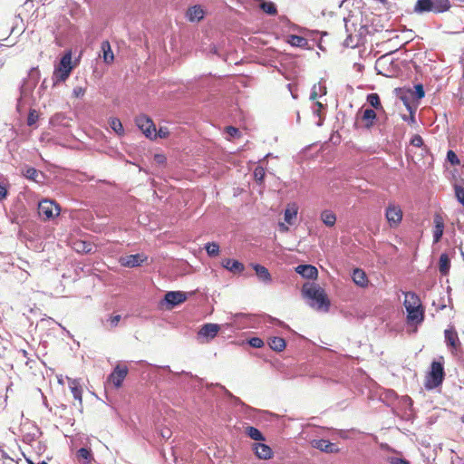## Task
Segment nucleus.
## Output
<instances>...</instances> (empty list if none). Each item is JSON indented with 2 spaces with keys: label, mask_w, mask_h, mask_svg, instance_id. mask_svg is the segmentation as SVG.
<instances>
[{
  "label": "nucleus",
  "mask_w": 464,
  "mask_h": 464,
  "mask_svg": "<svg viewBox=\"0 0 464 464\" xmlns=\"http://www.w3.org/2000/svg\"><path fill=\"white\" fill-rule=\"evenodd\" d=\"M303 295L314 301L312 306L317 310L328 311L330 307V301L325 294V291L315 284H304L302 288Z\"/></svg>",
  "instance_id": "1"
},
{
  "label": "nucleus",
  "mask_w": 464,
  "mask_h": 464,
  "mask_svg": "<svg viewBox=\"0 0 464 464\" xmlns=\"http://www.w3.org/2000/svg\"><path fill=\"white\" fill-rule=\"evenodd\" d=\"M74 66L72 61V52L67 51L61 58L60 63L54 67L53 73V85L55 86L60 82H65L69 78Z\"/></svg>",
  "instance_id": "2"
},
{
  "label": "nucleus",
  "mask_w": 464,
  "mask_h": 464,
  "mask_svg": "<svg viewBox=\"0 0 464 464\" xmlns=\"http://www.w3.org/2000/svg\"><path fill=\"white\" fill-rule=\"evenodd\" d=\"M445 377L443 363L441 362L433 361L430 370L425 377L424 386L427 390H433L440 386Z\"/></svg>",
  "instance_id": "3"
},
{
  "label": "nucleus",
  "mask_w": 464,
  "mask_h": 464,
  "mask_svg": "<svg viewBox=\"0 0 464 464\" xmlns=\"http://www.w3.org/2000/svg\"><path fill=\"white\" fill-rule=\"evenodd\" d=\"M60 214V208L53 200L44 199L38 204V215L43 220H50Z\"/></svg>",
  "instance_id": "4"
},
{
  "label": "nucleus",
  "mask_w": 464,
  "mask_h": 464,
  "mask_svg": "<svg viewBox=\"0 0 464 464\" xmlns=\"http://www.w3.org/2000/svg\"><path fill=\"white\" fill-rule=\"evenodd\" d=\"M135 123L147 138L151 140L157 138L155 124L150 117L140 114L136 117Z\"/></svg>",
  "instance_id": "5"
},
{
  "label": "nucleus",
  "mask_w": 464,
  "mask_h": 464,
  "mask_svg": "<svg viewBox=\"0 0 464 464\" xmlns=\"http://www.w3.org/2000/svg\"><path fill=\"white\" fill-rule=\"evenodd\" d=\"M402 210L394 203H390L385 211V218L391 227H398L402 220Z\"/></svg>",
  "instance_id": "6"
},
{
  "label": "nucleus",
  "mask_w": 464,
  "mask_h": 464,
  "mask_svg": "<svg viewBox=\"0 0 464 464\" xmlns=\"http://www.w3.org/2000/svg\"><path fill=\"white\" fill-rule=\"evenodd\" d=\"M128 367L125 365L118 364L113 372L109 376V381L112 382L115 388H120L122 385L124 379L128 374Z\"/></svg>",
  "instance_id": "7"
},
{
  "label": "nucleus",
  "mask_w": 464,
  "mask_h": 464,
  "mask_svg": "<svg viewBox=\"0 0 464 464\" xmlns=\"http://www.w3.org/2000/svg\"><path fill=\"white\" fill-rule=\"evenodd\" d=\"M147 260V256L141 254L129 255L120 258L121 266L126 267H135L140 266Z\"/></svg>",
  "instance_id": "8"
},
{
  "label": "nucleus",
  "mask_w": 464,
  "mask_h": 464,
  "mask_svg": "<svg viewBox=\"0 0 464 464\" xmlns=\"http://www.w3.org/2000/svg\"><path fill=\"white\" fill-rule=\"evenodd\" d=\"M252 450L260 459H270L273 457V450L266 444L256 442L253 444Z\"/></svg>",
  "instance_id": "9"
},
{
  "label": "nucleus",
  "mask_w": 464,
  "mask_h": 464,
  "mask_svg": "<svg viewBox=\"0 0 464 464\" xmlns=\"http://www.w3.org/2000/svg\"><path fill=\"white\" fill-rule=\"evenodd\" d=\"M407 321L409 323L420 324L424 320V309L422 304L417 307L407 308Z\"/></svg>",
  "instance_id": "10"
},
{
  "label": "nucleus",
  "mask_w": 464,
  "mask_h": 464,
  "mask_svg": "<svg viewBox=\"0 0 464 464\" xmlns=\"http://www.w3.org/2000/svg\"><path fill=\"white\" fill-rule=\"evenodd\" d=\"M164 300L173 307L184 303L187 300V295L180 291H170L165 295Z\"/></svg>",
  "instance_id": "11"
},
{
  "label": "nucleus",
  "mask_w": 464,
  "mask_h": 464,
  "mask_svg": "<svg viewBox=\"0 0 464 464\" xmlns=\"http://www.w3.org/2000/svg\"><path fill=\"white\" fill-rule=\"evenodd\" d=\"M296 273L304 278L315 279L318 276V270L312 265H299L295 267Z\"/></svg>",
  "instance_id": "12"
},
{
  "label": "nucleus",
  "mask_w": 464,
  "mask_h": 464,
  "mask_svg": "<svg viewBox=\"0 0 464 464\" xmlns=\"http://www.w3.org/2000/svg\"><path fill=\"white\" fill-rule=\"evenodd\" d=\"M444 220L440 214L434 216L433 242L438 243L443 235Z\"/></svg>",
  "instance_id": "13"
},
{
  "label": "nucleus",
  "mask_w": 464,
  "mask_h": 464,
  "mask_svg": "<svg viewBox=\"0 0 464 464\" xmlns=\"http://www.w3.org/2000/svg\"><path fill=\"white\" fill-rule=\"evenodd\" d=\"M205 16V10L199 5L189 7L187 11V18L190 22H199Z\"/></svg>",
  "instance_id": "14"
},
{
  "label": "nucleus",
  "mask_w": 464,
  "mask_h": 464,
  "mask_svg": "<svg viewBox=\"0 0 464 464\" xmlns=\"http://www.w3.org/2000/svg\"><path fill=\"white\" fill-rule=\"evenodd\" d=\"M444 335L447 345L456 350L460 344L456 330L453 327L446 329Z\"/></svg>",
  "instance_id": "15"
},
{
  "label": "nucleus",
  "mask_w": 464,
  "mask_h": 464,
  "mask_svg": "<svg viewBox=\"0 0 464 464\" xmlns=\"http://www.w3.org/2000/svg\"><path fill=\"white\" fill-rule=\"evenodd\" d=\"M222 266L234 274L241 273L245 269L241 262L231 258H225L222 261Z\"/></svg>",
  "instance_id": "16"
},
{
  "label": "nucleus",
  "mask_w": 464,
  "mask_h": 464,
  "mask_svg": "<svg viewBox=\"0 0 464 464\" xmlns=\"http://www.w3.org/2000/svg\"><path fill=\"white\" fill-rule=\"evenodd\" d=\"M220 330V326L217 324H205L200 328L198 334L207 338H214Z\"/></svg>",
  "instance_id": "17"
},
{
  "label": "nucleus",
  "mask_w": 464,
  "mask_h": 464,
  "mask_svg": "<svg viewBox=\"0 0 464 464\" xmlns=\"http://www.w3.org/2000/svg\"><path fill=\"white\" fill-rule=\"evenodd\" d=\"M68 385L73 398L79 401L80 404L82 402V389L78 380L69 379Z\"/></svg>",
  "instance_id": "18"
},
{
  "label": "nucleus",
  "mask_w": 464,
  "mask_h": 464,
  "mask_svg": "<svg viewBox=\"0 0 464 464\" xmlns=\"http://www.w3.org/2000/svg\"><path fill=\"white\" fill-rule=\"evenodd\" d=\"M352 278L354 284L361 287H366L368 285L369 280L362 269L355 268L353 272Z\"/></svg>",
  "instance_id": "19"
},
{
  "label": "nucleus",
  "mask_w": 464,
  "mask_h": 464,
  "mask_svg": "<svg viewBox=\"0 0 464 464\" xmlns=\"http://www.w3.org/2000/svg\"><path fill=\"white\" fill-rule=\"evenodd\" d=\"M297 213L298 206L296 205V203L288 204L284 213L285 221L289 225H293L294 221L297 217Z\"/></svg>",
  "instance_id": "20"
},
{
  "label": "nucleus",
  "mask_w": 464,
  "mask_h": 464,
  "mask_svg": "<svg viewBox=\"0 0 464 464\" xmlns=\"http://www.w3.org/2000/svg\"><path fill=\"white\" fill-rule=\"evenodd\" d=\"M101 50L102 53V59L104 63L110 64L114 61V54L111 47V44L109 41H103L101 44Z\"/></svg>",
  "instance_id": "21"
},
{
  "label": "nucleus",
  "mask_w": 464,
  "mask_h": 464,
  "mask_svg": "<svg viewBox=\"0 0 464 464\" xmlns=\"http://www.w3.org/2000/svg\"><path fill=\"white\" fill-rule=\"evenodd\" d=\"M403 305L405 309L411 307H417L421 305V301L420 297L413 292H406L405 299L403 302Z\"/></svg>",
  "instance_id": "22"
},
{
  "label": "nucleus",
  "mask_w": 464,
  "mask_h": 464,
  "mask_svg": "<svg viewBox=\"0 0 464 464\" xmlns=\"http://www.w3.org/2000/svg\"><path fill=\"white\" fill-rule=\"evenodd\" d=\"M314 447L322 451L327 453L338 452L339 449L336 448L335 444L330 442L327 440H319L315 441Z\"/></svg>",
  "instance_id": "23"
},
{
  "label": "nucleus",
  "mask_w": 464,
  "mask_h": 464,
  "mask_svg": "<svg viewBox=\"0 0 464 464\" xmlns=\"http://www.w3.org/2000/svg\"><path fill=\"white\" fill-rule=\"evenodd\" d=\"M376 117V112L372 109H366L362 111L361 119L364 122V127L371 129L374 124Z\"/></svg>",
  "instance_id": "24"
},
{
  "label": "nucleus",
  "mask_w": 464,
  "mask_h": 464,
  "mask_svg": "<svg viewBox=\"0 0 464 464\" xmlns=\"http://www.w3.org/2000/svg\"><path fill=\"white\" fill-rule=\"evenodd\" d=\"M72 248L78 253H91L93 248V245L90 242L83 240L72 241Z\"/></svg>",
  "instance_id": "25"
},
{
  "label": "nucleus",
  "mask_w": 464,
  "mask_h": 464,
  "mask_svg": "<svg viewBox=\"0 0 464 464\" xmlns=\"http://www.w3.org/2000/svg\"><path fill=\"white\" fill-rule=\"evenodd\" d=\"M253 268H254L256 276H258V278L261 281H263L265 283L271 282V280H272L271 275L266 267H265L264 266L256 264V265H253Z\"/></svg>",
  "instance_id": "26"
},
{
  "label": "nucleus",
  "mask_w": 464,
  "mask_h": 464,
  "mask_svg": "<svg viewBox=\"0 0 464 464\" xmlns=\"http://www.w3.org/2000/svg\"><path fill=\"white\" fill-rule=\"evenodd\" d=\"M450 269V259L445 253L441 254L439 261V270L442 276H447Z\"/></svg>",
  "instance_id": "27"
},
{
  "label": "nucleus",
  "mask_w": 464,
  "mask_h": 464,
  "mask_svg": "<svg viewBox=\"0 0 464 464\" xmlns=\"http://www.w3.org/2000/svg\"><path fill=\"white\" fill-rule=\"evenodd\" d=\"M321 220L323 223L329 227H332L336 223V215L332 210H324L321 213Z\"/></svg>",
  "instance_id": "28"
},
{
  "label": "nucleus",
  "mask_w": 464,
  "mask_h": 464,
  "mask_svg": "<svg viewBox=\"0 0 464 464\" xmlns=\"http://www.w3.org/2000/svg\"><path fill=\"white\" fill-rule=\"evenodd\" d=\"M433 13H443L450 9V0H430Z\"/></svg>",
  "instance_id": "29"
},
{
  "label": "nucleus",
  "mask_w": 464,
  "mask_h": 464,
  "mask_svg": "<svg viewBox=\"0 0 464 464\" xmlns=\"http://www.w3.org/2000/svg\"><path fill=\"white\" fill-rule=\"evenodd\" d=\"M268 344L270 348L276 352H282L286 346L285 339L277 336L270 338Z\"/></svg>",
  "instance_id": "30"
},
{
  "label": "nucleus",
  "mask_w": 464,
  "mask_h": 464,
  "mask_svg": "<svg viewBox=\"0 0 464 464\" xmlns=\"http://www.w3.org/2000/svg\"><path fill=\"white\" fill-rule=\"evenodd\" d=\"M416 13L433 12L430 0H418L414 6Z\"/></svg>",
  "instance_id": "31"
},
{
  "label": "nucleus",
  "mask_w": 464,
  "mask_h": 464,
  "mask_svg": "<svg viewBox=\"0 0 464 464\" xmlns=\"http://www.w3.org/2000/svg\"><path fill=\"white\" fill-rule=\"evenodd\" d=\"M246 434L254 440H256V441L265 440V437L262 434V432L258 429H256L253 426L246 427Z\"/></svg>",
  "instance_id": "32"
},
{
  "label": "nucleus",
  "mask_w": 464,
  "mask_h": 464,
  "mask_svg": "<svg viewBox=\"0 0 464 464\" xmlns=\"http://www.w3.org/2000/svg\"><path fill=\"white\" fill-rule=\"evenodd\" d=\"M367 102L376 110H382L380 97L377 93H370L366 98Z\"/></svg>",
  "instance_id": "33"
},
{
  "label": "nucleus",
  "mask_w": 464,
  "mask_h": 464,
  "mask_svg": "<svg viewBox=\"0 0 464 464\" xmlns=\"http://www.w3.org/2000/svg\"><path fill=\"white\" fill-rule=\"evenodd\" d=\"M110 126L119 136L124 135L122 123L118 118H111Z\"/></svg>",
  "instance_id": "34"
},
{
  "label": "nucleus",
  "mask_w": 464,
  "mask_h": 464,
  "mask_svg": "<svg viewBox=\"0 0 464 464\" xmlns=\"http://www.w3.org/2000/svg\"><path fill=\"white\" fill-rule=\"evenodd\" d=\"M260 8L267 14L275 15L277 14V9L273 2H263Z\"/></svg>",
  "instance_id": "35"
},
{
  "label": "nucleus",
  "mask_w": 464,
  "mask_h": 464,
  "mask_svg": "<svg viewBox=\"0 0 464 464\" xmlns=\"http://www.w3.org/2000/svg\"><path fill=\"white\" fill-rule=\"evenodd\" d=\"M206 251L210 256H217L219 254V246L216 242H210L206 245Z\"/></svg>",
  "instance_id": "36"
},
{
  "label": "nucleus",
  "mask_w": 464,
  "mask_h": 464,
  "mask_svg": "<svg viewBox=\"0 0 464 464\" xmlns=\"http://www.w3.org/2000/svg\"><path fill=\"white\" fill-rule=\"evenodd\" d=\"M266 176V170L263 167L257 166L254 169V179L256 182L262 183Z\"/></svg>",
  "instance_id": "37"
},
{
  "label": "nucleus",
  "mask_w": 464,
  "mask_h": 464,
  "mask_svg": "<svg viewBox=\"0 0 464 464\" xmlns=\"http://www.w3.org/2000/svg\"><path fill=\"white\" fill-rule=\"evenodd\" d=\"M24 175L26 179L35 181L39 176V172L36 169L29 167L25 169Z\"/></svg>",
  "instance_id": "38"
},
{
  "label": "nucleus",
  "mask_w": 464,
  "mask_h": 464,
  "mask_svg": "<svg viewBox=\"0 0 464 464\" xmlns=\"http://www.w3.org/2000/svg\"><path fill=\"white\" fill-rule=\"evenodd\" d=\"M289 43L294 46L302 47L306 44V39L298 35H291Z\"/></svg>",
  "instance_id": "39"
},
{
  "label": "nucleus",
  "mask_w": 464,
  "mask_h": 464,
  "mask_svg": "<svg viewBox=\"0 0 464 464\" xmlns=\"http://www.w3.org/2000/svg\"><path fill=\"white\" fill-rule=\"evenodd\" d=\"M38 118H39V114H38L37 111L34 109H30L28 117H27V125L33 126L38 121Z\"/></svg>",
  "instance_id": "40"
},
{
  "label": "nucleus",
  "mask_w": 464,
  "mask_h": 464,
  "mask_svg": "<svg viewBox=\"0 0 464 464\" xmlns=\"http://www.w3.org/2000/svg\"><path fill=\"white\" fill-rule=\"evenodd\" d=\"M77 457L79 459H82L84 460L89 461L91 459V458H92V452H91L90 450H88L86 448H81L77 451Z\"/></svg>",
  "instance_id": "41"
},
{
  "label": "nucleus",
  "mask_w": 464,
  "mask_h": 464,
  "mask_svg": "<svg viewBox=\"0 0 464 464\" xmlns=\"http://www.w3.org/2000/svg\"><path fill=\"white\" fill-rule=\"evenodd\" d=\"M454 190L457 199L464 206V188L455 185Z\"/></svg>",
  "instance_id": "42"
},
{
  "label": "nucleus",
  "mask_w": 464,
  "mask_h": 464,
  "mask_svg": "<svg viewBox=\"0 0 464 464\" xmlns=\"http://www.w3.org/2000/svg\"><path fill=\"white\" fill-rule=\"evenodd\" d=\"M226 132L232 138H239L241 135L240 130L233 126H227L226 128Z\"/></svg>",
  "instance_id": "43"
},
{
  "label": "nucleus",
  "mask_w": 464,
  "mask_h": 464,
  "mask_svg": "<svg viewBox=\"0 0 464 464\" xmlns=\"http://www.w3.org/2000/svg\"><path fill=\"white\" fill-rule=\"evenodd\" d=\"M248 343L254 348H262L264 346V341L259 337H253L248 341Z\"/></svg>",
  "instance_id": "44"
},
{
  "label": "nucleus",
  "mask_w": 464,
  "mask_h": 464,
  "mask_svg": "<svg viewBox=\"0 0 464 464\" xmlns=\"http://www.w3.org/2000/svg\"><path fill=\"white\" fill-rule=\"evenodd\" d=\"M85 92H86V88L82 87V86H76L72 90V95L75 98H82V97H83Z\"/></svg>",
  "instance_id": "45"
},
{
  "label": "nucleus",
  "mask_w": 464,
  "mask_h": 464,
  "mask_svg": "<svg viewBox=\"0 0 464 464\" xmlns=\"http://www.w3.org/2000/svg\"><path fill=\"white\" fill-rule=\"evenodd\" d=\"M447 159L448 160L453 164V165H458L459 164V160L456 155V153L453 151V150H449L448 153H447Z\"/></svg>",
  "instance_id": "46"
},
{
  "label": "nucleus",
  "mask_w": 464,
  "mask_h": 464,
  "mask_svg": "<svg viewBox=\"0 0 464 464\" xmlns=\"http://www.w3.org/2000/svg\"><path fill=\"white\" fill-rule=\"evenodd\" d=\"M411 144L414 147H421L423 144V140L420 135H414L412 139L411 140Z\"/></svg>",
  "instance_id": "47"
},
{
  "label": "nucleus",
  "mask_w": 464,
  "mask_h": 464,
  "mask_svg": "<svg viewBox=\"0 0 464 464\" xmlns=\"http://www.w3.org/2000/svg\"><path fill=\"white\" fill-rule=\"evenodd\" d=\"M157 137L167 138L169 135V131L167 127H160V130H156Z\"/></svg>",
  "instance_id": "48"
},
{
  "label": "nucleus",
  "mask_w": 464,
  "mask_h": 464,
  "mask_svg": "<svg viewBox=\"0 0 464 464\" xmlns=\"http://www.w3.org/2000/svg\"><path fill=\"white\" fill-rule=\"evenodd\" d=\"M8 194L7 187L6 185L0 183V201L6 198Z\"/></svg>",
  "instance_id": "49"
},
{
  "label": "nucleus",
  "mask_w": 464,
  "mask_h": 464,
  "mask_svg": "<svg viewBox=\"0 0 464 464\" xmlns=\"http://www.w3.org/2000/svg\"><path fill=\"white\" fill-rule=\"evenodd\" d=\"M121 315L120 314H116V315H111L110 318H109V322H110V324H111V327H116L119 324V322L121 321Z\"/></svg>",
  "instance_id": "50"
},
{
  "label": "nucleus",
  "mask_w": 464,
  "mask_h": 464,
  "mask_svg": "<svg viewBox=\"0 0 464 464\" xmlns=\"http://www.w3.org/2000/svg\"><path fill=\"white\" fill-rule=\"evenodd\" d=\"M415 89H416L417 97L419 99L424 97L425 92H424V90H423V86L421 84H417L415 86Z\"/></svg>",
  "instance_id": "51"
},
{
  "label": "nucleus",
  "mask_w": 464,
  "mask_h": 464,
  "mask_svg": "<svg viewBox=\"0 0 464 464\" xmlns=\"http://www.w3.org/2000/svg\"><path fill=\"white\" fill-rule=\"evenodd\" d=\"M391 464H411L407 459L401 458H392L391 459Z\"/></svg>",
  "instance_id": "52"
},
{
  "label": "nucleus",
  "mask_w": 464,
  "mask_h": 464,
  "mask_svg": "<svg viewBox=\"0 0 464 464\" xmlns=\"http://www.w3.org/2000/svg\"><path fill=\"white\" fill-rule=\"evenodd\" d=\"M406 106L410 110V116H409V118L406 117V116H403L402 118H403L404 121H411V122H414L415 121V120H414V112L412 111V110H411V108L409 103H406Z\"/></svg>",
  "instance_id": "53"
},
{
  "label": "nucleus",
  "mask_w": 464,
  "mask_h": 464,
  "mask_svg": "<svg viewBox=\"0 0 464 464\" xmlns=\"http://www.w3.org/2000/svg\"><path fill=\"white\" fill-rule=\"evenodd\" d=\"M19 353L23 356V358L25 360L24 361V363L27 365L28 364V360H29V353H27V351L25 350H21L19 352Z\"/></svg>",
  "instance_id": "54"
},
{
  "label": "nucleus",
  "mask_w": 464,
  "mask_h": 464,
  "mask_svg": "<svg viewBox=\"0 0 464 464\" xmlns=\"http://www.w3.org/2000/svg\"><path fill=\"white\" fill-rule=\"evenodd\" d=\"M279 230L281 232H287L289 228L285 223H279Z\"/></svg>",
  "instance_id": "55"
},
{
  "label": "nucleus",
  "mask_w": 464,
  "mask_h": 464,
  "mask_svg": "<svg viewBox=\"0 0 464 464\" xmlns=\"http://www.w3.org/2000/svg\"><path fill=\"white\" fill-rule=\"evenodd\" d=\"M155 160L158 162L161 163V162H163L165 160V157L163 155L156 154L155 155Z\"/></svg>",
  "instance_id": "56"
},
{
  "label": "nucleus",
  "mask_w": 464,
  "mask_h": 464,
  "mask_svg": "<svg viewBox=\"0 0 464 464\" xmlns=\"http://www.w3.org/2000/svg\"><path fill=\"white\" fill-rule=\"evenodd\" d=\"M162 437L169 439L170 437V430H168L166 431L161 432Z\"/></svg>",
  "instance_id": "57"
},
{
  "label": "nucleus",
  "mask_w": 464,
  "mask_h": 464,
  "mask_svg": "<svg viewBox=\"0 0 464 464\" xmlns=\"http://www.w3.org/2000/svg\"><path fill=\"white\" fill-rule=\"evenodd\" d=\"M27 461H28V464H47V463H46L45 461H44V460H43V461H41V462H38V463H34V462H33V461H31V460H27Z\"/></svg>",
  "instance_id": "58"
},
{
  "label": "nucleus",
  "mask_w": 464,
  "mask_h": 464,
  "mask_svg": "<svg viewBox=\"0 0 464 464\" xmlns=\"http://www.w3.org/2000/svg\"><path fill=\"white\" fill-rule=\"evenodd\" d=\"M316 95H317V94H316V92H314L312 93V95H311V98H312V99H315V98H316Z\"/></svg>",
  "instance_id": "59"
},
{
  "label": "nucleus",
  "mask_w": 464,
  "mask_h": 464,
  "mask_svg": "<svg viewBox=\"0 0 464 464\" xmlns=\"http://www.w3.org/2000/svg\"><path fill=\"white\" fill-rule=\"evenodd\" d=\"M316 105L318 106L319 109L323 107L322 103L319 102H316Z\"/></svg>",
  "instance_id": "60"
},
{
  "label": "nucleus",
  "mask_w": 464,
  "mask_h": 464,
  "mask_svg": "<svg viewBox=\"0 0 464 464\" xmlns=\"http://www.w3.org/2000/svg\"><path fill=\"white\" fill-rule=\"evenodd\" d=\"M462 80H463V82H464V64H463V71H462Z\"/></svg>",
  "instance_id": "61"
},
{
  "label": "nucleus",
  "mask_w": 464,
  "mask_h": 464,
  "mask_svg": "<svg viewBox=\"0 0 464 464\" xmlns=\"http://www.w3.org/2000/svg\"><path fill=\"white\" fill-rule=\"evenodd\" d=\"M460 420H461V422H462V423H464V416H462V417L460 418Z\"/></svg>",
  "instance_id": "62"
},
{
  "label": "nucleus",
  "mask_w": 464,
  "mask_h": 464,
  "mask_svg": "<svg viewBox=\"0 0 464 464\" xmlns=\"http://www.w3.org/2000/svg\"><path fill=\"white\" fill-rule=\"evenodd\" d=\"M380 1L383 3V2H385L386 0H380Z\"/></svg>",
  "instance_id": "63"
}]
</instances>
